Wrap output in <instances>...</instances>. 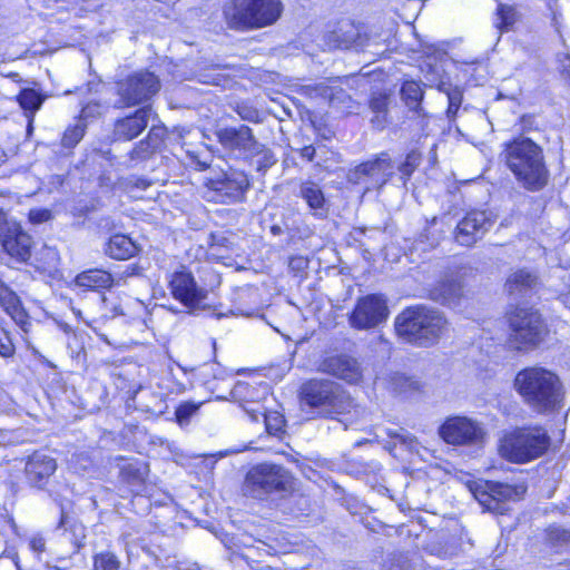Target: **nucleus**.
<instances>
[{
	"label": "nucleus",
	"mask_w": 570,
	"mask_h": 570,
	"mask_svg": "<svg viewBox=\"0 0 570 570\" xmlns=\"http://www.w3.org/2000/svg\"><path fill=\"white\" fill-rule=\"evenodd\" d=\"M513 387L522 402L538 414H551L563 405L564 387L560 377L542 366L519 371Z\"/></svg>",
	"instance_id": "obj_1"
},
{
	"label": "nucleus",
	"mask_w": 570,
	"mask_h": 570,
	"mask_svg": "<svg viewBox=\"0 0 570 570\" xmlns=\"http://www.w3.org/2000/svg\"><path fill=\"white\" fill-rule=\"evenodd\" d=\"M504 159L517 180L528 190L538 191L548 184L549 173L542 149L529 138L514 139L504 149Z\"/></svg>",
	"instance_id": "obj_2"
},
{
	"label": "nucleus",
	"mask_w": 570,
	"mask_h": 570,
	"mask_svg": "<svg viewBox=\"0 0 570 570\" xmlns=\"http://www.w3.org/2000/svg\"><path fill=\"white\" fill-rule=\"evenodd\" d=\"M446 324L440 311L423 305L405 308L394 323L400 337L420 346L435 344L446 330Z\"/></svg>",
	"instance_id": "obj_3"
},
{
	"label": "nucleus",
	"mask_w": 570,
	"mask_h": 570,
	"mask_svg": "<svg viewBox=\"0 0 570 570\" xmlns=\"http://www.w3.org/2000/svg\"><path fill=\"white\" fill-rule=\"evenodd\" d=\"M550 443V435L543 426H522L504 432L498 451L507 461L523 464L542 456Z\"/></svg>",
	"instance_id": "obj_4"
},
{
	"label": "nucleus",
	"mask_w": 570,
	"mask_h": 570,
	"mask_svg": "<svg viewBox=\"0 0 570 570\" xmlns=\"http://www.w3.org/2000/svg\"><path fill=\"white\" fill-rule=\"evenodd\" d=\"M282 11L279 0H230L223 8L227 26L238 31L272 26L279 19Z\"/></svg>",
	"instance_id": "obj_5"
},
{
	"label": "nucleus",
	"mask_w": 570,
	"mask_h": 570,
	"mask_svg": "<svg viewBox=\"0 0 570 570\" xmlns=\"http://www.w3.org/2000/svg\"><path fill=\"white\" fill-rule=\"evenodd\" d=\"M301 401L320 417H334L348 412L353 400L341 385L331 380H309L301 387Z\"/></svg>",
	"instance_id": "obj_6"
},
{
	"label": "nucleus",
	"mask_w": 570,
	"mask_h": 570,
	"mask_svg": "<svg viewBox=\"0 0 570 570\" xmlns=\"http://www.w3.org/2000/svg\"><path fill=\"white\" fill-rule=\"evenodd\" d=\"M510 334L508 345L518 352H528L538 347L548 334L538 311L529 307H518L509 315Z\"/></svg>",
	"instance_id": "obj_7"
},
{
	"label": "nucleus",
	"mask_w": 570,
	"mask_h": 570,
	"mask_svg": "<svg viewBox=\"0 0 570 570\" xmlns=\"http://www.w3.org/2000/svg\"><path fill=\"white\" fill-rule=\"evenodd\" d=\"M292 480V474L282 465L261 463L247 472L243 491L248 497L263 499L272 492L287 491Z\"/></svg>",
	"instance_id": "obj_8"
},
{
	"label": "nucleus",
	"mask_w": 570,
	"mask_h": 570,
	"mask_svg": "<svg viewBox=\"0 0 570 570\" xmlns=\"http://www.w3.org/2000/svg\"><path fill=\"white\" fill-rule=\"evenodd\" d=\"M469 490L487 511L503 514L508 510L507 503L519 499L524 493L525 488L479 480L469 483Z\"/></svg>",
	"instance_id": "obj_9"
},
{
	"label": "nucleus",
	"mask_w": 570,
	"mask_h": 570,
	"mask_svg": "<svg viewBox=\"0 0 570 570\" xmlns=\"http://www.w3.org/2000/svg\"><path fill=\"white\" fill-rule=\"evenodd\" d=\"M206 198L222 204H235L244 200L250 184L247 175L237 169L222 171L215 177L207 178Z\"/></svg>",
	"instance_id": "obj_10"
},
{
	"label": "nucleus",
	"mask_w": 570,
	"mask_h": 570,
	"mask_svg": "<svg viewBox=\"0 0 570 570\" xmlns=\"http://www.w3.org/2000/svg\"><path fill=\"white\" fill-rule=\"evenodd\" d=\"M159 89L160 81L153 72L147 70L135 72L117 83L119 100L116 106L124 108L140 105L149 100Z\"/></svg>",
	"instance_id": "obj_11"
},
{
	"label": "nucleus",
	"mask_w": 570,
	"mask_h": 570,
	"mask_svg": "<svg viewBox=\"0 0 570 570\" xmlns=\"http://www.w3.org/2000/svg\"><path fill=\"white\" fill-rule=\"evenodd\" d=\"M394 176V163L387 153L364 161L351 169L347 180L354 185H364L366 191L383 188Z\"/></svg>",
	"instance_id": "obj_12"
},
{
	"label": "nucleus",
	"mask_w": 570,
	"mask_h": 570,
	"mask_svg": "<svg viewBox=\"0 0 570 570\" xmlns=\"http://www.w3.org/2000/svg\"><path fill=\"white\" fill-rule=\"evenodd\" d=\"M439 434L448 444L478 445L484 441L487 431L481 423L468 416H451L440 426Z\"/></svg>",
	"instance_id": "obj_13"
},
{
	"label": "nucleus",
	"mask_w": 570,
	"mask_h": 570,
	"mask_svg": "<svg viewBox=\"0 0 570 570\" xmlns=\"http://www.w3.org/2000/svg\"><path fill=\"white\" fill-rule=\"evenodd\" d=\"M387 316L389 308L384 296L368 294L357 299L348 322L356 330H370L386 321Z\"/></svg>",
	"instance_id": "obj_14"
},
{
	"label": "nucleus",
	"mask_w": 570,
	"mask_h": 570,
	"mask_svg": "<svg viewBox=\"0 0 570 570\" xmlns=\"http://www.w3.org/2000/svg\"><path fill=\"white\" fill-rule=\"evenodd\" d=\"M495 215L488 210H471L458 223L454 238L462 246H472L483 238L495 223Z\"/></svg>",
	"instance_id": "obj_15"
},
{
	"label": "nucleus",
	"mask_w": 570,
	"mask_h": 570,
	"mask_svg": "<svg viewBox=\"0 0 570 570\" xmlns=\"http://www.w3.org/2000/svg\"><path fill=\"white\" fill-rule=\"evenodd\" d=\"M171 295L189 308H197L207 296V292L199 288L191 273L179 271L171 274L169 279Z\"/></svg>",
	"instance_id": "obj_16"
},
{
	"label": "nucleus",
	"mask_w": 570,
	"mask_h": 570,
	"mask_svg": "<svg viewBox=\"0 0 570 570\" xmlns=\"http://www.w3.org/2000/svg\"><path fill=\"white\" fill-rule=\"evenodd\" d=\"M216 137L224 148L239 151L245 156H249L257 149L262 150L261 142L256 140L252 129L246 125L220 128L216 131Z\"/></svg>",
	"instance_id": "obj_17"
},
{
	"label": "nucleus",
	"mask_w": 570,
	"mask_h": 570,
	"mask_svg": "<svg viewBox=\"0 0 570 570\" xmlns=\"http://www.w3.org/2000/svg\"><path fill=\"white\" fill-rule=\"evenodd\" d=\"M0 242L8 255L18 262H27L31 256L32 239L16 223H7L0 229Z\"/></svg>",
	"instance_id": "obj_18"
},
{
	"label": "nucleus",
	"mask_w": 570,
	"mask_h": 570,
	"mask_svg": "<svg viewBox=\"0 0 570 570\" xmlns=\"http://www.w3.org/2000/svg\"><path fill=\"white\" fill-rule=\"evenodd\" d=\"M320 371L350 384L358 383L363 376L358 361L348 355H333L324 358L320 364Z\"/></svg>",
	"instance_id": "obj_19"
},
{
	"label": "nucleus",
	"mask_w": 570,
	"mask_h": 570,
	"mask_svg": "<svg viewBox=\"0 0 570 570\" xmlns=\"http://www.w3.org/2000/svg\"><path fill=\"white\" fill-rule=\"evenodd\" d=\"M56 470L57 462L53 458L35 452L28 456L24 465L26 480L30 487L43 489Z\"/></svg>",
	"instance_id": "obj_20"
},
{
	"label": "nucleus",
	"mask_w": 570,
	"mask_h": 570,
	"mask_svg": "<svg viewBox=\"0 0 570 570\" xmlns=\"http://www.w3.org/2000/svg\"><path fill=\"white\" fill-rule=\"evenodd\" d=\"M464 285L460 272L446 273L430 289L429 296L432 301L446 306H456L463 297Z\"/></svg>",
	"instance_id": "obj_21"
},
{
	"label": "nucleus",
	"mask_w": 570,
	"mask_h": 570,
	"mask_svg": "<svg viewBox=\"0 0 570 570\" xmlns=\"http://www.w3.org/2000/svg\"><path fill=\"white\" fill-rule=\"evenodd\" d=\"M150 109L142 107L132 115L118 119L114 126L115 140L129 141L139 136L147 127Z\"/></svg>",
	"instance_id": "obj_22"
},
{
	"label": "nucleus",
	"mask_w": 570,
	"mask_h": 570,
	"mask_svg": "<svg viewBox=\"0 0 570 570\" xmlns=\"http://www.w3.org/2000/svg\"><path fill=\"white\" fill-rule=\"evenodd\" d=\"M327 45L333 49H363L368 46L366 36H362L360 30L353 24H347L346 28H340L326 36Z\"/></svg>",
	"instance_id": "obj_23"
},
{
	"label": "nucleus",
	"mask_w": 570,
	"mask_h": 570,
	"mask_svg": "<svg viewBox=\"0 0 570 570\" xmlns=\"http://www.w3.org/2000/svg\"><path fill=\"white\" fill-rule=\"evenodd\" d=\"M391 96L386 92H373L368 100V108L373 114V117L370 119V122L374 129L383 130L387 124L389 119V106H390Z\"/></svg>",
	"instance_id": "obj_24"
},
{
	"label": "nucleus",
	"mask_w": 570,
	"mask_h": 570,
	"mask_svg": "<svg viewBox=\"0 0 570 570\" xmlns=\"http://www.w3.org/2000/svg\"><path fill=\"white\" fill-rule=\"evenodd\" d=\"M105 253L114 259H128L137 253V246L128 236L117 234L109 238Z\"/></svg>",
	"instance_id": "obj_25"
},
{
	"label": "nucleus",
	"mask_w": 570,
	"mask_h": 570,
	"mask_svg": "<svg viewBox=\"0 0 570 570\" xmlns=\"http://www.w3.org/2000/svg\"><path fill=\"white\" fill-rule=\"evenodd\" d=\"M539 285V278L535 274L519 269L512 273L505 282V289L509 294H521L523 292L534 289Z\"/></svg>",
	"instance_id": "obj_26"
},
{
	"label": "nucleus",
	"mask_w": 570,
	"mask_h": 570,
	"mask_svg": "<svg viewBox=\"0 0 570 570\" xmlns=\"http://www.w3.org/2000/svg\"><path fill=\"white\" fill-rule=\"evenodd\" d=\"M112 282L114 279L110 273L98 268L85 271L76 277L77 285L94 289L109 288Z\"/></svg>",
	"instance_id": "obj_27"
},
{
	"label": "nucleus",
	"mask_w": 570,
	"mask_h": 570,
	"mask_svg": "<svg viewBox=\"0 0 570 570\" xmlns=\"http://www.w3.org/2000/svg\"><path fill=\"white\" fill-rule=\"evenodd\" d=\"M423 89L416 81H405L401 88V98L410 110L415 111L419 116L425 117L421 102L423 100Z\"/></svg>",
	"instance_id": "obj_28"
},
{
	"label": "nucleus",
	"mask_w": 570,
	"mask_h": 570,
	"mask_svg": "<svg viewBox=\"0 0 570 570\" xmlns=\"http://www.w3.org/2000/svg\"><path fill=\"white\" fill-rule=\"evenodd\" d=\"M311 209H323L325 206V197L321 187L313 181H305L299 186L298 191Z\"/></svg>",
	"instance_id": "obj_29"
},
{
	"label": "nucleus",
	"mask_w": 570,
	"mask_h": 570,
	"mask_svg": "<svg viewBox=\"0 0 570 570\" xmlns=\"http://www.w3.org/2000/svg\"><path fill=\"white\" fill-rule=\"evenodd\" d=\"M147 465L142 462H128L120 469V475L124 481L130 485H140L147 475Z\"/></svg>",
	"instance_id": "obj_30"
},
{
	"label": "nucleus",
	"mask_w": 570,
	"mask_h": 570,
	"mask_svg": "<svg viewBox=\"0 0 570 570\" xmlns=\"http://www.w3.org/2000/svg\"><path fill=\"white\" fill-rule=\"evenodd\" d=\"M547 542L554 549L570 548V530L560 525H552L547 529Z\"/></svg>",
	"instance_id": "obj_31"
},
{
	"label": "nucleus",
	"mask_w": 570,
	"mask_h": 570,
	"mask_svg": "<svg viewBox=\"0 0 570 570\" xmlns=\"http://www.w3.org/2000/svg\"><path fill=\"white\" fill-rule=\"evenodd\" d=\"M18 102L23 110L29 111L30 115L33 116L35 112L41 107L43 98L35 89L28 88L23 89L18 95Z\"/></svg>",
	"instance_id": "obj_32"
},
{
	"label": "nucleus",
	"mask_w": 570,
	"mask_h": 570,
	"mask_svg": "<svg viewBox=\"0 0 570 570\" xmlns=\"http://www.w3.org/2000/svg\"><path fill=\"white\" fill-rule=\"evenodd\" d=\"M121 561L111 551H102L94 556V570H120Z\"/></svg>",
	"instance_id": "obj_33"
},
{
	"label": "nucleus",
	"mask_w": 570,
	"mask_h": 570,
	"mask_svg": "<svg viewBox=\"0 0 570 570\" xmlns=\"http://www.w3.org/2000/svg\"><path fill=\"white\" fill-rule=\"evenodd\" d=\"M20 299L18 295L0 278V305L7 313L16 312Z\"/></svg>",
	"instance_id": "obj_34"
},
{
	"label": "nucleus",
	"mask_w": 570,
	"mask_h": 570,
	"mask_svg": "<svg viewBox=\"0 0 570 570\" xmlns=\"http://www.w3.org/2000/svg\"><path fill=\"white\" fill-rule=\"evenodd\" d=\"M261 149L252 151L248 157L255 158V165L258 171H266L276 163L274 153L268 149L265 145L261 144Z\"/></svg>",
	"instance_id": "obj_35"
},
{
	"label": "nucleus",
	"mask_w": 570,
	"mask_h": 570,
	"mask_svg": "<svg viewBox=\"0 0 570 570\" xmlns=\"http://www.w3.org/2000/svg\"><path fill=\"white\" fill-rule=\"evenodd\" d=\"M421 153L417 150H411L406 157L405 160L399 166V171L401 173V177L404 180V183L412 176V174L415 171V169L421 164Z\"/></svg>",
	"instance_id": "obj_36"
},
{
	"label": "nucleus",
	"mask_w": 570,
	"mask_h": 570,
	"mask_svg": "<svg viewBox=\"0 0 570 570\" xmlns=\"http://www.w3.org/2000/svg\"><path fill=\"white\" fill-rule=\"evenodd\" d=\"M85 135V126L82 124H76L72 127H68L61 138V145L65 148L71 149L82 139Z\"/></svg>",
	"instance_id": "obj_37"
},
{
	"label": "nucleus",
	"mask_w": 570,
	"mask_h": 570,
	"mask_svg": "<svg viewBox=\"0 0 570 570\" xmlns=\"http://www.w3.org/2000/svg\"><path fill=\"white\" fill-rule=\"evenodd\" d=\"M148 395L150 401L141 402V410L154 415L163 414L164 410L166 409V403L163 395L158 393H148Z\"/></svg>",
	"instance_id": "obj_38"
},
{
	"label": "nucleus",
	"mask_w": 570,
	"mask_h": 570,
	"mask_svg": "<svg viewBox=\"0 0 570 570\" xmlns=\"http://www.w3.org/2000/svg\"><path fill=\"white\" fill-rule=\"evenodd\" d=\"M387 435L396 440L400 444L404 445L407 450L413 451L416 449L417 440L414 435L406 432L404 429L387 430Z\"/></svg>",
	"instance_id": "obj_39"
},
{
	"label": "nucleus",
	"mask_w": 570,
	"mask_h": 570,
	"mask_svg": "<svg viewBox=\"0 0 570 570\" xmlns=\"http://www.w3.org/2000/svg\"><path fill=\"white\" fill-rule=\"evenodd\" d=\"M158 149L154 147L147 139L140 140L130 151V159L145 160L151 157Z\"/></svg>",
	"instance_id": "obj_40"
},
{
	"label": "nucleus",
	"mask_w": 570,
	"mask_h": 570,
	"mask_svg": "<svg viewBox=\"0 0 570 570\" xmlns=\"http://www.w3.org/2000/svg\"><path fill=\"white\" fill-rule=\"evenodd\" d=\"M301 92L312 99L327 98L332 95L331 88L323 82L303 86Z\"/></svg>",
	"instance_id": "obj_41"
},
{
	"label": "nucleus",
	"mask_w": 570,
	"mask_h": 570,
	"mask_svg": "<svg viewBox=\"0 0 570 570\" xmlns=\"http://www.w3.org/2000/svg\"><path fill=\"white\" fill-rule=\"evenodd\" d=\"M199 405L191 403V402H185L181 403L175 412L177 422L180 425L187 424L189 422V419L198 411Z\"/></svg>",
	"instance_id": "obj_42"
},
{
	"label": "nucleus",
	"mask_w": 570,
	"mask_h": 570,
	"mask_svg": "<svg viewBox=\"0 0 570 570\" xmlns=\"http://www.w3.org/2000/svg\"><path fill=\"white\" fill-rule=\"evenodd\" d=\"M498 17L500 22H498V28L503 30L510 27L514 22V9L510 6L500 4L498 7Z\"/></svg>",
	"instance_id": "obj_43"
},
{
	"label": "nucleus",
	"mask_w": 570,
	"mask_h": 570,
	"mask_svg": "<svg viewBox=\"0 0 570 570\" xmlns=\"http://www.w3.org/2000/svg\"><path fill=\"white\" fill-rule=\"evenodd\" d=\"M167 136V130L163 126H153L148 131L146 139L150 141V144L156 147V149L160 150L164 140Z\"/></svg>",
	"instance_id": "obj_44"
},
{
	"label": "nucleus",
	"mask_w": 570,
	"mask_h": 570,
	"mask_svg": "<svg viewBox=\"0 0 570 570\" xmlns=\"http://www.w3.org/2000/svg\"><path fill=\"white\" fill-rule=\"evenodd\" d=\"M236 111L243 120L250 122H259L262 120L259 111L252 106L242 104L237 107Z\"/></svg>",
	"instance_id": "obj_45"
},
{
	"label": "nucleus",
	"mask_w": 570,
	"mask_h": 570,
	"mask_svg": "<svg viewBox=\"0 0 570 570\" xmlns=\"http://www.w3.org/2000/svg\"><path fill=\"white\" fill-rule=\"evenodd\" d=\"M264 422L269 433H277L283 429L284 419L278 413H273L264 415Z\"/></svg>",
	"instance_id": "obj_46"
},
{
	"label": "nucleus",
	"mask_w": 570,
	"mask_h": 570,
	"mask_svg": "<svg viewBox=\"0 0 570 570\" xmlns=\"http://www.w3.org/2000/svg\"><path fill=\"white\" fill-rule=\"evenodd\" d=\"M16 352L14 345L4 330H0V355L11 357Z\"/></svg>",
	"instance_id": "obj_47"
},
{
	"label": "nucleus",
	"mask_w": 570,
	"mask_h": 570,
	"mask_svg": "<svg viewBox=\"0 0 570 570\" xmlns=\"http://www.w3.org/2000/svg\"><path fill=\"white\" fill-rule=\"evenodd\" d=\"M28 217L32 224H42L52 218V213L47 208H32L30 209Z\"/></svg>",
	"instance_id": "obj_48"
},
{
	"label": "nucleus",
	"mask_w": 570,
	"mask_h": 570,
	"mask_svg": "<svg viewBox=\"0 0 570 570\" xmlns=\"http://www.w3.org/2000/svg\"><path fill=\"white\" fill-rule=\"evenodd\" d=\"M438 223V218L433 217L432 220L429 223V226L424 229V232L421 234L422 242H428L430 246H435L439 243L440 235H435L431 228L435 226Z\"/></svg>",
	"instance_id": "obj_49"
},
{
	"label": "nucleus",
	"mask_w": 570,
	"mask_h": 570,
	"mask_svg": "<svg viewBox=\"0 0 570 570\" xmlns=\"http://www.w3.org/2000/svg\"><path fill=\"white\" fill-rule=\"evenodd\" d=\"M30 549L35 552L41 553L46 549V541L40 535H35L29 541Z\"/></svg>",
	"instance_id": "obj_50"
},
{
	"label": "nucleus",
	"mask_w": 570,
	"mask_h": 570,
	"mask_svg": "<svg viewBox=\"0 0 570 570\" xmlns=\"http://www.w3.org/2000/svg\"><path fill=\"white\" fill-rule=\"evenodd\" d=\"M448 100L452 106H460L462 102V92L459 89L448 92Z\"/></svg>",
	"instance_id": "obj_51"
},
{
	"label": "nucleus",
	"mask_w": 570,
	"mask_h": 570,
	"mask_svg": "<svg viewBox=\"0 0 570 570\" xmlns=\"http://www.w3.org/2000/svg\"><path fill=\"white\" fill-rule=\"evenodd\" d=\"M301 156L312 161L315 156V148L312 145L305 146L301 149Z\"/></svg>",
	"instance_id": "obj_52"
},
{
	"label": "nucleus",
	"mask_w": 570,
	"mask_h": 570,
	"mask_svg": "<svg viewBox=\"0 0 570 570\" xmlns=\"http://www.w3.org/2000/svg\"><path fill=\"white\" fill-rule=\"evenodd\" d=\"M245 411L249 414V416L253 421H258L259 417L264 419V415H267L265 412L261 411L259 409L245 407Z\"/></svg>",
	"instance_id": "obj_53"
},
{
	"label": "nucleus",
	"mask_w": 570,
	"mask_h": 570,
	"mask_svg": "<svg viewBox=\"0 0 570 570\" xmlns=\"http://www.w3.org/2000/svg\"><path fill=\"white\" fill-rule=\"evenodd\" d=\"M562 72L570 85V56H567L564 60H562Z\"/></svg>",
	"instance_id": "obj_54"
},
{
	"label": "nucleus",
	"mask_w": 570,
	"mask_h": 570,
	"mask_svg": "<svg viewBox=\"0 0 570 570\" xmlns=\"http://www.w3.org/2000/svg\"><path fill=\"white\" fill-rule=\"evenodd\" d=\"M459 108H460V106H452L451 104H449L448 109H446V116L450 120L454 119V117L456 116V114L459 111Z\"/></svg>",
	"instance_id": "obj_55"
},
{
	"label": "nucleus",
	"mask_w": 570,
	"mask_h": 570,
	"mask_svg": "<svg viewBox=\"0 0 570 570\" xmlns=\"http://www.w3.org/2000/svg\"><path fill=\"white\" fill-rule=\"evenodd\" d=\"M271 233L274 235V236H279L284 233V229L282 226L279 225H273L271 227Z\"/></svg>",
	"instance_id": "obj_56"
},
{
	"label": "nucleus",
	"mask_w": 570,
	"mask_h": 570,
	"mask_svg": "<svg viewBox=\"0 0 570 570\" xmlns=\"http://www.w3.org/2000/svg\"><path fill=\"white\" fill-rule=\"evenodd\" d=\"M561 302L570 309V292L560 296Z\"/></svg>",
	"instance_id": "obj_57"
},
{
	"label": "nucleus",
	"mask_w": 570,
	"mask_h": 570,
	"mask_svg": "<svg viewBox=\"0 0 570 570\" xmlns=\"http://www.w3.org/2000/svg\"><path fill=\"white\" fill-rule=\"evenodd\" d=\"M430 161L435 163L436 161V144H433L430 149Z\"/></svg>",
	"instance_id": "obj_58"
},
{
	"label": "nucleus",
	"mask_w": 570,
	"mask_h": 570,
	"mask_svg": "<svg viewBox=\"0 0 570 570\" xmlns=\"http://www.w3.org/2000/svg\"><path fill=\"white\" fill-rule=\"evenodd\" d=\"M99 181L101 186H111L112 181L109 177H106L105 175L99 177Z\"/></svg>",
	"instance_id": "obj_59"
},
{
	"label": "nucleus",
	"mask_w": 570,
	"mask_h": 570,
	"mask_svg": "<svg viewBox=\"0 0 570 570\" xmlns=\"http://www.w3.org/2000/svg\"><path fill=\"white\" fill-rule=\"evenodd\" d=\"M137 187H140V188H146L147 186H149V183H147L146 180L144 179H139L136 184Z\"/></svg>",
	"instance_id": "obj_60"
},
{
	"label": "nucleus",
	"mask_w": 570,
	"mask_h": 570,
	"mask_svg": "<svg viewBox=\"0 0 570 570\" xmlns=\"http://www.w3.org/2000/svg\"><path fill=\"white\" fill-rule=\"evenodd\" d=\"M198 166H199L200 170L206 169L208 167V165L206 163H202V161L198 163Z\"/></svg>",
	"instance_id": "obj_61"
},
{
	"label": "nucleus",
	"mask_w": 570,
	"mask_h": 570,
	"mask_svg": "<svg viewBox=\"0 0 570 570\" xmlns=\"http://www.w3.org/2000/svg\"><path fill=\"white\" fill-rule=\"evenodd\" d=\"M89 109H90V107H89V106L82 109V115H83L85 117H87V116L89 115Z\"/></svg>",
	"instance_id": "obj_62"
},
{
	"label": "nucleus",
	"mask_w": 570,
	"mask_h": 570,
	"mask_svg": "<svg viewBox=\"0 0 570 570\" xmlns=\"http://www.w3.org/2000/svg\"><path fill=\"white\" fill-rule=\"evenodd\" d=\"M569 281H570V274H569Z\"/></svg>",
	"instance_id": "obj_63"
},
{
	"label": "nucleus",
	"mask_w": 570,
	"mask_h": 570,
	"mask_svg": "<svg viewBox=\"0 0 570 570\" xmlns=\"http://www.w3.org/2000/svg\"><path fill=\"white\" fill-rule=\"evenodd\" d=\"M57 570H60V569H57Z\"/></svg>",
	"instance_id": "obj_64"
}]
</instances>
